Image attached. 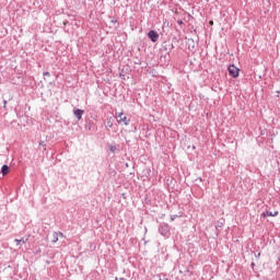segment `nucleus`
Listing matches in <instances>:
<instances>
[{
	"instance_id": "412c9836",
	"label": "nucleus",
	"mask_w": 280,
	"mask_h": 280,
	"mask_svg": "<svg viewBox=\"0 0 280 280\" xmlns=\"http://www.w3.org/2000/svg\"><path fill=\"white\" fill-rule=\"evenodd\" d=\"M195 47H196V46H194V45H190V46H189V48H191V49H194Z\"/></svg>"
},
{
	"instance_id": "f257e3e1",
	"label": "nucleus",
	"mask_w": 280,
	"mask_h": 280,
	"mask_svg": "<svg viewBox=\"0 0 280 280\" xmlns=\"http://www.w3.org/2000/svg\"><path fill=\"white\" fill-rule=\"evenodd\" d=\"M170 231H172V228L167 223H161L159 226V233L160 235H163V237H170Z\"/></svg>"
},
{
	"instance_id": "0eeeda50",
	"label": "nucleus",
	"mask_w": 280,
	"mask_h": 280,
	"mask_svg": "<svg viewBox=\"0 0 280 280\" xmlns=\"http://www.w3.org/2000/svg\"><path fill=\"white\" fill-rule=\"evenodd\" d=\"M262 215H264V218H266V217L277 218V215H279V211L272 212V211L267 210L266 213H262Z\"/></svg>"
},
{
	"instance_id": "1a4fd4ad",
	"label": "nucleus",
	"mask_w": 280,
	"mask_h": 280,
	"mask_svg": "<svg viewBox=\"0 0 280 280\" xmlns=\"http://www.w3.org/2000/svg\"><path fill=\"white\" fill-rule=\"evenodd\" d=\"M1 174L2 176H7V174H10V166H8V164L2 165Z\"/></svg>"
},
{
	"instance_id": "9b49d317",
	"label": "nucleus",
	"mask_w": 280,
	"mask_h": 280,
	"mask_svg": "<svg viewBox=\"0 0 280 280\" xmlns=\"http://www.w3.org/2000/svg\"><path fill=\"white\" fill-rule=\"evenodd\" d=\"M109 151L113 152V153L117 152V147L116 145H110Z\"/></svg>"
},
{
	"instance_id": "4468645a",
	"label": "nucleus",
	"mask_w": 280,
	"mask_h": 280,
	"mask_svg": "<svg viewBox=\"0 0 280 280\" xmlns=\"http://www.w3.org/2000/svg\"><path fill=\"white\" fill-rule=\"evenodd\" d=\"M107 128H113V121H110V119L107 120Z\"/></svg>"
},
{
	"instance_id": "39448f33",
	"label": "nucleus",
	"mask_w": 280,
	"mask_h": 280,
	"mask_svg": "<svg viewBox=\"0 0 280 280\" xmlns=\"http://www.w3.org/2000/svg\"><path fill=\"white\" fill-rule=\"evenodd\" d=\"M118 124H121V122H124L125 124V126H128L129 124H130V119H128V117H126V116H124V113H120L119 115H118Z\"/></svg>"
},
{
	"instance_id": "423d86ee",
	"label": "nucleus",
	"mask_w": 280,
	"mask_h": 280,
	"mask_svg": "<svg viewBox=\"0 0 280 280\" xmlns=\"http://www.w3.org/2000/svg\"><path fill=\"white\" fill-rule=\"evenodd\" d=\"M73 115L78 119V121H80V119H82V115H84V109L74 108Z\"/></svg>"
},
{
	"instance_id": "f3484780",
	"label": "nucleus",
	"mask_w": 280,
	"mask_h": 280,
	"mask_svg": "<svg viewBox=\"0 0 280 280\" xmlns=\"http://www.w3.org/2000/svg\"><path fill=\"white\" fill-rule=\"evenodd\" d=\"M220 229H222V223L219 224V225H217V231H218V233H220Z\"/></svg>"
},
{
	"instance_id": "7ed1b4c3",
	"label": "nucleus",
	"mask_w": 280,
	"mask_h": 280,
	"mask_svg": "<svg viewBox=\"0 0 280 280\" xmlns=\"http://www.w3.org/2000/svg\"><path fill=\"white\" fill-rule=\"evenodd\" d=\"M148 38H150L151 43H156L159 40V33L154 30L149 31Z\"/></svg>"
},
{
	"instance_id": "6ab92c4d",
	"label": "nucleus",
	"mask_w": 280,
	"mask_h": 280,
	"mask_svg": "<svg viewBox=\"0 0 280 280\" xmlns=\"http://www.w3.org/2000/svg\"><path fill=\"white\" fill-rule=\"evenodd\" d=\"M183 20H177V25H183Z\"/></svg>"
},
{
	"instance_id": "2eb2a0df",
	"label": "nucleus",
	"mask_w": 280,
	"mask_h": 280,
	"mask_svg": "<svg viewBox=\"0 0 280 280\" xmlns=\"http://www.w3.org/2000/svg\"><path fill=\"white\" fill-rule=\"evenodd\" d=\"M39 145H40L42 148H46L47 143H45V141H40V142H39Z\"/></svg>"
},
{
	"instance_id": "5701e85b",
	"label": "nucleus",
	"mask_w": 280,
	"mask_h": 280,
	"mask_svg": "<svg viewBox=\"0 0 280 280\" xmlns=\"http://www.w3.org/2000/svg\"><path fill=\"white\" fill-rule=\"evenodd\" d=\"M195 47H196V46H194V45H190V46H189V48H191V49H194Z\"/></svg>"
},
{
	"instance_id": "b1692460",
	"label": "nucleus",
	"mask_w": 280,
	"mask_h": 280,
	"mask_svg": "<svg viewBox=\"0 0 280 280\" xmlns=\"http://www.w3.org/2000/svg\"><path fill=\"white\" fill-rule=\"evenodd\" d=\"M112 23H117V20H112Z\"/></svg>"
},
{
	"instance_id": "20e7f679",
	"label": "nucleus",
	"mask_w": 280,
	"mask_h": 280,
	"mask_svg": "<svg viewBox=\"0 0 280 280\" xmlns=\"http://www.w3.org/2000/svg\"><path fill=\"white\" fill-rule=\"evenodd\" d=\"M85 130H90V132H95V130H97V128L95 127V122H93V120L86 121Z\"/></svg>"
},
{
	"instance_id": "ddd939ff",
	"label": "nucleus",
	"mask_w": 280,
	"mask_h": 280,
	"mask_svg": "<svg viewBox=\"0 0 280 280\" xmlns=\"http://www.w3.org/2000/svg\"><path fill=\"white\" fill-rule=\"evenodd\" d=\"M176 218H178V214L171 215V222H174Z\"/></svg>"
},
{
	"instance_id": "a878e982",
	"label": "nucleus",
	"mask_w": 280,
	"mask_h": 280,
	"mask_svg": "<svg viewBox=\"0 0 280 280\" xmlns=\"http://www.w3.org/2000/svg\"><path fill=\"white\" fill-rule=\"evenodd\" d=\"M209 23H210V25H213V21H210Z\"/></svg>"
},
{
	"instance_id": "aec40b11",
	"label": "nucleus",
	"mask_w": 280,
	"mask_h": 280,
	"mask_svg": "<svg viewBox=\"0 0 280 280\" xmlns=\"http://www.w3.org/2000/svg\"><path fill=\"white\" fill-rule=\"evenodd\" d=\"M5 106H8V101H3V108H5Z\"/></svg>"
},
{
	"instance_id": "a211bd4d",
	"label": "nucleus",
	"mask_w": 280,
	"mask_h": 280,
	"mask_svg": "<svg viewBox=\"0 0 280 280\" xmlns=\"http://www.w3.org/2000/svg\"><path fill=\"white\" fill-rule=\"evenodd\" d=\"M58 237H65V234L62 232H57Z\"/></svg>"
},
{
	"instance_id": "6e6552de",
	"label": "nucleus",
	"mask_w": 280,
	"mask_h": 280,
	"mask_svg": "<svg viewBox=\"0 0 280 280\" xmlns=\"http://www.w3.org/2000/svg\"><path fill=\"white\" fill-rule=\"evenodd\" d=\"M162 50L166 51L167 54H170L172 51V44H167V43H163L162 44Z\"/></svg>"
},
{
	"instance_id": "dca6fc26",
	"label": "nucleus",
	"mask_w": 280,
	"mask_h": 280,
	"mask_svg": "<svg viewBox=\"0 0 280 280\" xmlns=\"http://www.w3.org/2000/svg\"><path fill=\"white\" fill-rule=\"evenodd\" d=\"M15 242H16V244H21V242H22L23 244H25V241L19 240V238H16Z\"/></svg>"
},
{
	"instance_id": "4be33fe9",
	"label": "nucleus",
	"mask_w": 280,
	"mask_h": 280,
	"mask_svg": "<svg viewBox=\"0 0 280 280\" xmlns=\"http://www.w3.org/2000/svg\"><path fill=\"white\" fill-rule=\"evenodd\" d=\"M195 47H196V46H194V45H190V46H189V48H191V49H194Z\"/></svg>"
},
{
	"instance_id": "393cba45",
	"label": "nucleus",
	"mask_w": 280,
	"mask_h": 280,
	"mask_svg": "<svg viewBox=\"0 0 280 280\" xmlns=\"http://www.w3.org/2000/svg\"><path fill=\"white\" fill-rule=\"evenodd\" d=\"M260 135H266V131H261Z\"/></svg>"
},
{
	"instance_id": "9d476101",
	"label": "nucleus",
	"mask_w": 280,
	"mask_h": 280,
	"mask_svg": "<svg viewBox=\"0 0 280 280\" xmlns=\"http://www.w3.org/2000/svg\"><path fill=\"white\" fill-rule=\"evenodd\" d=\"M58 237H59V236H58V232H54V233H52L51 243H52V244H56V243L58 242Z\"/></svg>"
},
{
	"instance_id": "f03ea898",
	"label": "nucleus",
	"mask_w": 280,
	"mask_h": 280,
	"mask_svg": "<svg viewBox=\"0 0 280 280\" xmlns=\"http://www.w3.org/2000/svg\"><path fill=\"white\" fill-rule=\"evenodd\" d=\"M228 71L232 78H240V68L235 67V65H230Z\"/></svg>"
},
{
	"instance_id": "f8f14e48",
	"label": "nucleus",
	"mask_w": 280,
	"mask_h": 280,
	"mask_svg": "<svg viewBox=\"0 0 280 280\" xmlns=\"http://www.w3.org/2000/svg\"><path fill=\"white\" fill-rule=\"evenodd\" d=\"M44 78H50L51 73H49V71L43 72Z\"/></svg>"
}]
</instances>
